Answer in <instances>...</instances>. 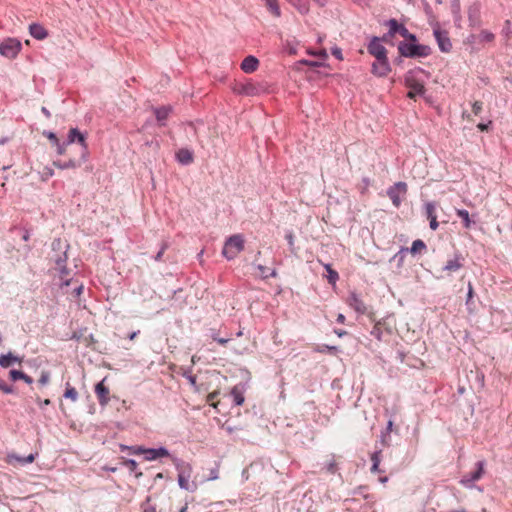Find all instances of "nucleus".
Wrapping results in <instances>:
<instances>
[{"mask_svg": "<svg viewBox=\"0 0 512 512\" xmlns=\"http://www.w3.org/2000/svg\"><path fill=\"white\" fill-rule=\"evenodd\" d=\"M424 73V69L416 67L407 71L405 74V85L409 88V92L407 93L408 98L415 100L418 96L425 94L424 80L420 77V75Z\"/></svg>", "mask_w": 512, "mask_h": 512, "instance_id": "obj_1", "label": "nucleus"}, {"mask_svg": "<svg viewBox=\"0 0 512 512\" xmlns=\"http://www.w3.org/2000/svg\"><path fill=\"white\" fill-rule=\"evenodd\" d=\"M399 54L405 58H425L431 55L432 49L429 45L416 43H406L400 41L397 46Z\"/></svg>", "mask_w": 512, "mask_h": 512, "instance_id": "obj_2", "label": "nucleus"}, {"mask_svg": "<svg viewBox=\"0 0 512 512\" xmlns=\"http://www.w3.org/2000/svg\"><path fill=\"white\" fill-rule=\"evenodd\" d=\"M244 249V240L241 235L230 236L222 249V255L227 260H233Z\"/></svg>", "mask_w": 512, "mask_h": 512, "instance_id": "obj_3", "label": "nucleus"}, {"mask_svg": "<svg viewBox=\"0 0 512 512\" xmlns=\"http://www.w3.org/2000/svg\"><path fill=\"white\" fill-rule=\"evenodd\" d=\"M21 49L22 44L16 38H7L0 43V54L9 59L16 58Z\"/></svg>", "mask_w": 512, "mask_h": 512, "instance_id": "obj_4", "label": "nucleus"}, {"mask_svg": "<svg viewBox=\"0 0 512 512\" xmlns=\"http://www.w3.org/2000/svg\"><path fill=\"white\" fill-rule=\"evenodd\" d=\"M485 461L480 460L476 463V469L470 473L465 474L460 479V484L465 488H474V483L478 481L484 474Z\"/></svg>", "mask_w": 512, "mask_h": 512, "instance_id": "obj_5", "label": "nucleus"}, {"mask_svg": "<svg viewBox=\"0 0 512 512\" xmlns=\"http://www.w3.org/2000/svg\"><path fill=\"white\" fill-rule=\"evenodd\" d=\"M66 144H72L74 142H78L81 145V154L82 160L88 159V146L86 143V135L79 131L78 128H71L68 132L67 139L65 140Z\"/></svg>", "mask_w": 512, "mask_h": 512, "instance_id": "obj_6", "label": "nucleus"}, {"mask_svg": "<svg viewBox=\"0 0 512 512\" xmlns=\"http://www.w3.org/2000/svg\"><path fill=\"white\" fill-rule=\"evenodd\" d=\"M407 189H408L407 184L402 181L396 182L395 184H393L392 186H390L387 189V195L390 198V200L392 201V204L396 208L400 207V205L402 203V199L400 196L405 195L407 193Z\"/></svg>", "mask_w": 512, "mask_h": 512, "instance_id": "obj_7", "label": "nucleus"}, {"mask_svg": "<svg viewBox=\"0 0 512 512\" xmlns=\"http://www.w3.org/2000/svg\"><path fill=\"white\" fill-rule=\"evenodd\" d=\"M433 35L441 52L448 53L452 49V43L446 30L440 29L437 25L433 29Z\"/></svg>", "mask_w": 512, "mask_h": 512, "instance_id": "obj_8", "label": "nucleus"}, {"mask_svg": "<svg viewBox=\"0 0 512 512\" xmlns=\"http://www.w3.org/2000/svg\"><path fill=\"white\" fill-rule=\"evenodd\" d=\"M367 50L377 60H383L385 57H387V50L381 44L380 37L374 36L368 44Z\"/></svg>", "mask_w": 512, "mask_h": 512, "instance_id": "obj_9", "label": "nucleus"}, {"mask_svg": "<svg viewBox=\"0 0 512 512\" xmlns=\"http://www.w3.org/2000/svg\"><path fill=\"white\" fill-rule=\"evenodd\" d=\"M371 72L377 77H386L391 72V65L388 57L383 60H377L372 63Z\"/></svg>", "mask_w": 512, "mask_h": 512, "instance_id": "obj_10", "label": "nucleus"}, {"mask_svg": "<svg viewBox=\"0 0 512 512\" xmlns=\"http://www.w3.org/2000/svg\"><path fill=\"white\" fill-rule=\"evenodd\" d=\"M105 378L95 385V394L99 405L104 407L109 402V388L105 385Z\"/></svg>", "mask_w": 512, "mask_h": 512, "instance_id": "obj_11", "label": "nucleus"}, {"mask_svg": "<svg viewBox=\"0 0 512 512\" xmlns=\"http://www.w3.org/2000/svg\"><path fill=\"white\" fill-rule=\"evenodd\" d=\"M171 460L178 472V476H183V477H187V478H191V475H192V466L190 463L176 457V456H173L171 457Z\"/></svg>", "mask_w": 512, "mask_h": 512, "instance_id": "obj_12", "label": "nucleus"}, {"mask_svg": "<svg viewBox=\"0 0 512 512\" xmlns=\"http://www.w3.org/2000/svg\"><path fill=\"white\" fill-rule=\"evenodd\" d=\"M161 457H173L169 450L164 447V446H160L158 448H145V456H144V459L147 460V461H153V460H156L157 458H161Z\"/></svg>", "mask_w": 512, "mask_h": 512, "instance_id": "obj_13", "label": "nucleus"}, {"mask_svg": "<svg viewBox=\"0 0 512 512\" xmlns=\"http://www.w3.org/2000/svg\"><path fill=\"white\" fill-rule=\"evenodd\" d=\"M293 7H295L302 15L309 12V0H287ZM320 7H324L328 0H313Z\"/></svg>", "mask_w": 512, "mask_h": 512, "instance_id": "obj_14", "label": "nucleus"}, {"mask_svg": "<svg viewBox=\"0 0 512 512\" xmlns=\"http://www.w3.org/2000/svg\"><path fill=\"white\" fill-rule=\"evenodd\" d=\"M348 305L353 308L358 314H365L367 307L358 294L351 292L347 299Z\"/></svg>", "mask_w": 512, "mask_h": 512, "instance_id": "obj_15", "label": "nucleus"}, {"mask_svg": "<svg viewBox=\"0 0 512 512\" xmlns=\"http://www.w3.org/2000/svg\"><path fill=\"white\" fill-rule=\"evenodd\" d=\"M232 90L236 94L245 96H253L257 93V88L251 82L235 83Z\"/></svg>", "mask_w": 512, "mask_h": 512, "instance_id": "obj_16", "label": "nucleus"}, {"mask_svg": "<svg viewBox=\"0 0 512 512\" xmlns=\"http://www.w3.org/2000/svg\"><path fill=\"white\" fill-rule=\"evenodd\" d=\"M463 261H464L463 256L460 253H456L454 255L453 259H450L446 262V264L443 267V271H446L449 273L457 272L458 270H460L463 267V265H464Z\"/></svg>", "mask_w": 512, "mask_h": 512, "instance_id": "obj_17", "label": "nucleus"}, {"mask_svg": "<svg viewBox=\"0 0 512 512\" xmlns=\"http://www.w3.org/2000/svg\"><path fill=\"white\" fill-rule=\"evenodd\" d=\"M385 25L389 28V35L399 34L400 36H404L408 29L402 23H399L396 19L391 18L385 22Z\"/></svg>", "mask_w": 512, "mask_h": 512, "instance_id": "obj_18", "label": "nucleus"}, {"mask_svg": "<svg viewBox=\"0 0 512 512\" xmlns=\"http://www.w3.org/2000/svg\"><path fill=\"white\" fill-rule=\"evenodd\" d=\"M240 67L245 73H253L259 67V60L253 55H248L243 59Z\"/></svg>", "mask_w": 512, "mask_h": 512, "instance_id": "obj_19", "label": "nucleus"}, {"mask_svg": "<svg viewBox=\"0 0 512 512\" xmlns=\"http://www.w3.org/2000/svg\"><path fill=\"white\" fill-rule=\"evenodd\" d=\"M370 334L377 339L378 341H386V337L390 336L391 330L389 328L383 327L381 322H377L372 330L370 331Z\"/></svg>", "mask_w": 512, "mask_h": 512, "instance_id": "obj_20", "label": "nucleus"}, {"mask_svg": "<svg viewBox=\"0 0 512 512\" xmlns=\"http://www.w3.org/2000/svg\"><path fill=\"white\" fill-rule=\"evenodd\" d=\"M87 160H82V154L79 159H69L68 161L62 162L60 160L53 161V165L61 170L74 169L80 167Z\"/></svg>", "mask_w": 512, "mask_h": 512, "instance_id": "obj_21", "label": "nucleus"}, {"mask_svg": "<svg viewBox=\"0 0 512 512\" xmlns=\"http://www.w3.org/2000/svg\"><path fill=\"white\" fill-rule=\"evenodd\" d=\"M244 391H245V386L243 384L235 385L231 389L230 395L233 397V402L236 406H241L244 403V401H245Z\"/></svg>", "mask_w": 512, "mask_h": 512, "instance_id": "obj_22", "label": "nucleus"}, {"mask_svg": "<svg viewBox=\"0 0 512 512\" xmlns=\"http://www.w3.org/2000/svg\"><path fill=\"white\" fill-rule=\"evenodd\" d=\"M29 33L36 40H43L48 36L47 30L39 23L30 24Z\"/></svg>", "mask_w": 512, "mask_h": 512, "instance_id": "obj_23", "label": "nucleus"}, {"mask_svg": "<svg viewBox=\"0 0 512 512\" xmlns=\"http://www.w3.org/2000/svg\"><path fill=\"white\" fill-rule=\"evenodd\" d=\"M193 152L187 148H181L176 152V160L182 165H189L193 162Z\"/></svg>", "mask_w": 512, "mask_h": 512, "instance_id": "obj_24", "label": "nucleus"}, {"mask_svg": "<svg viewBox=\"0 0 512 512\" xmlns=\"http://www.w3.org/2000/svg\"><path fill=\"white\" fill-rule=\"evenodd\" d=\"M22 358L14 355L12 352H8L7 354L0 355V366L2 368H8L13 363L21 364Z\"/></svg>", "mask_w": 512, "mask_h": 512, "instance_id": "obj_25", "label": "nucleus"}, {"mask_svg": "<svg viewBox=\"0 0 512 512\" xmlns=\"http://www.w3.org/2000/svg\"><path fill=\"white\" fill-rule=\"evenodd\" d=\"M172 108L170 106H162L154 109L155 117L161 126L165 125Z\"/></svg>", "mask_w": 512, "mask_h": 512, "instance_id": "obj_26", "label": "nucleus"}, {"mask_svg": "<svg viewBox=\"0 0 512 512\" xmlns=\"http://www.w3.org/2000/svg\"><path fill=\"white\" fill-rule=\"evenodd\" d=\"M394 421L393 419H389L386 425V428L381 431L380 441L382 445L389 446L390 445V434L393 430Z\"/></svg>", "mask_w": 512, "mask_h": 512, "instance_id": "obj_27", "label": "nucleus"}, {"mask_svg": "<svg viewBox=\"0 0 512 512\" xmlns=\"http://www.w3.org/2000/svg\"><path fill=\"white\" fill-rule=\"evenodd\" d=\"M122 465L128 468L130 473H134L135 477L139 479L143 476V473L138 469V463L134 459H125L122 461Z\"/></svg>", "mask_w": 512, "mask_h": 512, "instance_id": "obj_28", "label": "nucleus"}, {"mask_svg": "<svg viewBox=\"0 0 512 512\" xmlns=\"http://www.w3.org/2000/svg\"><path fill=\"white\" fill-rule=\"evenodd\" d=\"M456 215L462 220L463 226L466 229L471 228L472 225L475 223L470 219L469 212L465 209H456Z\"/></svg>", "mask_w": 512, "mask_h": 512, "instance_id": "obj_29", "label": "nucleus"}, {"mask_svg": "<svg viewBox=\"0 0 512 512\" xmlns=\"http://www.w3.org/2000/svg\"><path fill=\"white\" fill-rule=\"evenodd\" d=\"M189 479L190 478L178 476L177 477L178 485L183 490L194 492L197 489V485L195 483L190 484Z\"/></svg>", "mask_w": 512, "mask_h": 512, "instance_id": "obj_30", "label": "nucleus"}, {"mask_svg": "<svg viewBox=\"0 0 512 512\" xmlns=\"http://www.w3.org/2000/svg\"><path fill=\"white\" fill-rule=\"evenodd\" d=\"M409 249V252L412 254V255H416L417 253H421L422 251H426L427 249V246L425 244V242L421 239H417V240H414L412 242V245Z\"/></svg>", "mask_w": 512, "mask_h": 512, "instance_id": "obj_31", "label": "nucleus"}, {"mask_svg": "<svg viewBox=\"0 0 512 512\" xmlns=\"http://www.w3.org/2000/svg\"><path fill=\"white\" fill-rule=\"evenodd\" d=\"M407 253H409V249L407 247H401L400 250L390 259V262L397 261V266L399 268L402 267Z\"/></svg>", "mask_w": 512, "mask_h": 512, "instance_id": "obj_32", "label": "nucleus"}, {"mask_svg": "<svg viewBox=\"0 0 512 512\" xmlns=\"http://www.w3.org/2000/svg\"><path fill=\"white\" fill-rule=\"evenodd\" d=\"M324 268L327 272L326 278L330 284H335L339 279V274L336 270H334L331 264H325Z\"/></svg>", "mask_w": 512, "mask_h": 512, "instance_id": "obj_33", "label": "nucleus"}, {"mask_svg": "<svg viewBox=\"0 0 512 512\" xmlns=\"http://www.w3.org/2000/svg\"><path fill=\"white\" fill-rule=\"evenodd\" d=\"M68 248L69 244L66 241H63L61 238H55L52 242V250L54 252L67 251Z\"/></svg>", "mask_w": 512, "mask_h": 512, "instance_id": "obj_34", "label": "nucleus"}, {"mask_svg": "<svg viewBox=\"0 0 512 512\" xmlns=\"http://www.w3.org/2000/svg\"><path fill=\"white\" fill-rule=\"evenodd\" d=\"M119 447H120L121 452L129 451L135 455H140V454L145 455V447H143V446H128V445L120 444Z\"/></svg>", "mask_w": 512, "mask_h": 512, "instance_id": "obj_35", "label": "nucleus"}, {"mask_svg": "<svg viewBox=\"0 0 512 512\" xmlns=\"http://www.w3.org/2000/svg\"><path fill=\"white\" fill-rule=\"evenodd\" d=\"M59 269V277L62 281V285L68 286L70 284V280L67 278L69 275V270L66 266V264L57 265Z\"/></svg>", "mask_w": 512, "mask_h": 512, "instance_id": "obj_36", "label": "nucleus"}, {"mask_svg": "<svg viewBox=\"0 0 512 512\" xmlns=\"http://www.w3.org/2000/svg\"><path fill=\"white\" fill-rule=\"evenodd\" d=\"M269 11L275 16L280 17L281 11L277 0H264Z\"/></svg>", "mask_w": 512, "mask_h": 512, "instance_id": "obj_37", "label": "nucleus"}, {"mask_svg": "<svg viewBox=\"0 0 512 512\" xmlns=\"http://www.w3.org/2000/svg\"><path fill=\"white\" fill-rule=\"evenodd\" d=\"M182 376L185 377L190 385L198 391L197 383H196V376L192 374V367H189L187 369H183Z\"/></svg>", "mask_w": 512, "mask_h": 512, "instance_id": "obj_38", "label": "nucleus"}, {"mask_svg": "<svg viewBox=\"0 0 512 512\" xmlns=\"http://www.w3.org/2000/svg\"><path fill=\"white\" fill-rule=\"evenodd\" d=\"M63 396L64 398L70 399L73 402H75L78 399V392L73 386H71L69 383H66V388Z\"/></svg>", "mask_w": 512, "mask_h": 512, "instance_id": "obj_39", "label": "nucleus"}, {"mask_svg": "<svg viewBox=\"0 0 512 512\" xmlns=\"http://www.w3.org/2000/svg\"><path fill=\"white\" fill-rule=\"evenodd\" d=\"M256 267L259 270L261 277L264 279L277 276V272L275 269L270 270L269 268L261 264L257 265Z\"/></svg>", "mask_w": 512, "mask_h": 512, "instance_id": "obj_40", "label": "nucleus"}, {"mask_svg": "<svg viewBox=\"0 0 512 512\" xmlns=\"http://www.w3.org/2000/svg\"><path fill=\"white\" fill-rule=\"evenodd\" d=\"M315 350L320 353H329L331 355H336L339 352L337 346H330L326 344L318 346Z\"/></svg>", "mask_w": 512, "mask_h": 512, "instance_id": "obj_41", "label": "nucleus"}, {"mask_svg": "<svg viewBox=\"0 0 512 512\" xmlns=\"http://www.w3.org/2000/svg\"><path fill=\"white\" fill-rule=\"evenodd\" d=\"M52 258L56 265L66 264L68 259L67 251L55 252Z\"/></svg>", "mask_w": 512, "mask_h": 512, "instance_id": "obj_42", "label": "nucleus"}, {"mask_svg": "<svg viewBox=\"0 0 512 512\" xmlns=\"http://www.w3.org/2000/svg\"><path fill=\"white\" fill-rule=\"evenodd\" d=\"M473 295H474L473 287H472V284L469 283L468 291H467V299H466V306L469 311H472L474 309Z\"/></svg>", "mask_w": 512, "mask_h": 512, "instance_id": "obj_43", "label": "nucleus"}, {"mask_svg": "<svg viewBox=\"0 0 512 512\" xmlns=\"http://www.w3.org/2000/svg\"><path fill=\"white\" fill-rule=\"evenodd\" d=\"M435 210L436 206L434 202H427L425 204V213L428 219H431V217H437Z\"/></svg>", "mask_w": 512, "mask_h": 512, "instance_id": "obj_44", "label": "nucleus"}, {"mask_svg": "<svg viewBox=\"0 0 512 512\" xmlns=\"http://www.w3.org/2000/svg\"><path fill=\"white\" fill-rule=\"evenodd\" d=\"M151 497L147 496L146 500L141 504V512H156V507L150 505Z\"/></svg>", "mask_w": 512, "mask_h": 512, "instance_id": "obj_45", "label": "nucleus"}, {"mask_svg": "<svg viewBox=\"0 0 512 512\" xmlns=\"http://www.w3.org/2000/svg\"><path fill=\"white\" fill-rule=\"evenodd\" d=\"M323 469L326 470L329 474H335L337 472V463L334 459L324 464Z\"/></svg>", "mask_w": 512, "mask_h": 512, "instance_id": "obj_46", "label": "nucleus"}, {"mask_svg": "<svg viewBox=\"0 0 512 512\" xmlns=\"http://www.w3.org/2000/svg\"><path fill=\"white\" fill-rule=\"evenodd\" d=\"M479 12H480L479 11V7H477V6L470 7L469 11H468L469 21L470 22H475L478 19Z\"/></svg>", "mask_w": 512, "mask_h": 512, "instance_id": "obj_47", "label": "nucleus"}, {"mask_svg": "<svg viewBox=\"0 0 512 512\" xmlns=\"http://www.w3.org/2000/svg\"><path fill=\"white\" fill-rule=\"evenodd\" d=\"M169 243L167 241H162L160 245V249L158 253L153 257L155 261H160L164 252L168 249Z\"/></svg>", "mask_w": 512, "mask_h": 512, "instance_id": "obj_48", "label": "nucleus"}, {"mask_svg": "<svg viewBox=\"0 0 512 512\" xmlns=\"http://www.w3.org/2000/svg\"><path fill=\"white\" fill-rule=\"evenodd\" d=\"M12 457L15 458L22 465L32 463L35 460L34 454H29L26 457H20V456H14V455Z\"/></svg>", "mask_w": 512, "mask_h": 512, "instance_id": "obj_49", "label": "nucleus"}, {"mask_svg": "<svg viewBox=\"0 0 512 512\" xmlns=\"http://www.w3.org/2000/svg\"><path fill=\"white\" fill-rule=\"evenodd\" d=\"M479 38L483 42H491L494 40V34L487 30H482L479 34Z\"/></svg>", "mask_w": 512, "mask_h": 512, "instance_id": "obj_50", "label": "nucleus"}, {"mask_svg": "<svg viewBox=\"0 0 512 512\" xmlns=\"http://www.w3.org/2000/svg\"><path fill=\"white\" fill-rule=\"evenodd\" d=\"M218 478H219V464L216 463L215 466L210 469L209 476H208L207 480L213 481V480H217Z\"/></svg>", "mask_w": 512, "mask_h": 512, "instance_id": "obj_51", "label": "nucleus"}, {"mask_svg": "<svg viewBox=\"0 0 512 512\" xmlns=\"http://www.w3.org/2000/svg\"><path fill=\"white\" fill-rule=\"evenodd\" d=\"M211 337L214 341H216L217 343H219L221 345H225L226 343H228L230 341V338L219 337V334L214 329L211 330Z\"/></svg>", "mask_w": 512, "mask_h": 512, "instance_id": "obj_52", "label": "nucleus"}, {"mask_svg": "<svg viewBox=\"0 0 512 512\" xmlns=\"http://www.w3.org/2000/svg\"><path fill=\"white\" fill-rule=\"evenodd\" d=\"M22 376H23V371H21V370L12 369L9 371V378L13 382L21 380Z\"/></svg>", "mask_w": 512, "mask_h": 512, "instance_id": "obj_53", "label": "nucleus"}, {"mask_svg": "<svg viewBox=\"0 0 512 512\" xmlns=\"http://www.w3.org/2000/svg\"><path fill=\"white\" fill-rule=\"evenodd\" d=\"M299 64H302V65H307V66H311V67H320V66H323L324 63L323 62H320V61H313V60H307V59H302L298 62Z\"/></svg>", "mask_w": 512, "mask_h": 512, "instance_id": "obj_54", "label": "nucleus"}, {"mask_svg": "<svg viewBox=\"0 0 512 512\" xmlns=\"http://www.w3.org/2000/svg\"><path fill=\"white\" fill-rule=\"evenodd\" d=\"M50 380V372L49 371H42L40 378L38 380L39 384L44 386L46 385Z\"/></svg>", "mask_w": 512, "mask_h": 512, "instance_id": "obj_55", "label": "nucleus"}, {"mask_svg": "<svg viewBox=\"0 0 512 512\" xmlns=\"http://www.w3.org/2000/svg\"><path fill=\"white\" fill-rule=\"evenodd\" d=\"M285 239L287 240V243L290 247V251L292 253H295V250H294V235L291 231L287 232L286 235H285Z\"/></svg>", "mask_w": 512, "mask_h": 512, "instance_id": "obj_56", "label": "nucleus"}, {"mask_svg": "<svg viewBox=\"0 0 512 512\" xmlns=\"http://www.w3.org/2000/svg\"><path fill=\"white\" fill-rule=\"evenodd\" d=\"M0 390L5 394H12L14 393L13 386L7 385L3 381L0 380Z\"/></svg>", "mask_w": 512, "mask_h": 512, "instance_id": "obj_57", "label": "nucleus"}, {"mask_svg": "<svg viewBox=\"0 0 512 512\" xmlns=\"http://www.w3.org/2000/svg\"><path fill=\"white\" fill-rule=\"evenodd\" d=\"M403 38L405 39L404 41H406V43H416V42H418L417 36L415 34L409 32V30L403 36Z\"/></svg>", "mask_w": 512, "mask_h": 512, "instance_id": "obj_58", "label": "nucleus"}, {"mask_svg": "<svg viewBox=\"0 0 512 512\" xmlns=\"http://www.w3.org/2000/svg\"><path fill=\"white\" fill-rule=\"evenodd\" d=\"M371 461L374 465H379L381 462V450H377L372 453L371 455Z\"/></svg>", "mask_w": 512, "mask_h": 512, "instance_id": "obj_59", "label": "nucleus"}, {"mask_svg": "<svg viewBox=\"0 0 512 512\" xmlns=\"http://www.w3.org/2000/svg\"><path fill=\"white\" fill-rule=\"evenodd\" d=\"M482 108H483V103L480 102V101H475L473 104H472V112L475 114V115H479L482 111Z\"/></svg>", "mask_w": 512, "mask_h": 512, "instance_id": "obj_60", "label": "nucleus"}, {"mask_svg": "<svg viewBox=\"0 0 512 512\" xmlns=\"http://www.w3.org/2000/svg\"><path fill=\"white\" fill-rule=\"evenodd\" d=\"M43 135L45 137H47L51 141L52 144L57 142L58 137H57V135L54 132H52V131H44Z\"/></svg>", "mask_w": 512, "mask_h": 512, "instance_id": "obj_61", "label": "nucleus"}, {"mask_svg": "<svg viewBox=\"0 0 512 512\" xmlns=\"http://www.w3.org/2000/svg\"><path fill=\"white\" fill-rule=\"evenodd\" d=\"M36 403L39 405L41 409H44L45 406H48L51 404L50 399L42 400L39 396L35 398Z\"/></svg>", "mask_w": 512, "mask_h": 512, "instance_id": "obj_62", "label": "nucleus"}, {"mask_svg": "<svg viewBox=\"0 0 512 512\" xmlns=\"http://www.w3.org/2000/svg\"><path fill=\"white\" fill-rule=\"evenodd\" d=\"M331 53H332V55H333L336 59H338V60H342V58H343V57H342V50H341V48H339V47H333V48L331 49Z\"/></svg>", "mask_w": 512, "mask_h": 512, "instance_id": "obj_63", "label": "nucleus"}, {"mask_svg": "<svg viewBox=\"0 0 512 512\" xmlns=\"http://www.w3.org/2000/svg\"><path fill=\"white\" fill-rule=\"evenodd\" d=\"M363 186L361 188V193H365V191L368 189V187L370 186V179L368 177H363L362 180H361Z\"/></svg>", "mask_w": 512, "mask_h": 512, "instance_id": "obj_64", "label": "nucleus"}]
</instances>
